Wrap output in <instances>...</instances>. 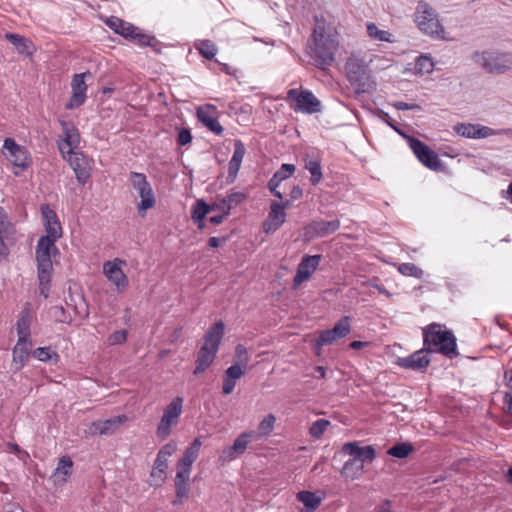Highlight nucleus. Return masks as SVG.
Instances as JSON below:
<instances>
[{"label": "nucleus", "mask_w": 512, "mask_h": 512, "mask_svg": "<svg viewBox=\"0 0 512 512\" xmlns=\"http://www.w3.org/2000/svg\"><path fill=\"white\" fill-rule=\"evenodd\" d=\"M41 213L44 221L45 235H42L37 241L35 260L40 294L44 298H48L54 270L51 258L59 253L56 242L62 237L63 230L56 212L48 205H42Z\"/></svg>", "instance_id": "1"}, {"label": "nucleus", "mask_w": 512, "mask_h": 512, "mask_svg": "<svg viewBox=\"0 0 512 512\" xmlns=\"http://www.w3.org/2000/svg\"><path fill=\"white\" fill-rule=\"evenodd\" d=\"M340 47L339 33L337 29L324 19L315 18V27L307 42V55L312 64L327 71L334 64Z\"/></svg>", "instance_id": "2"}, {"label": "nucleus", "mask_w": 512, "mask_h": 512, "mask_svg": "<svg viewBox=\"0 0 512 512\" xmlns=\"http://www.w3.org/2000/svg\"><path fill=\"white\" fill-rule=\"evenodd\" d=\"M423 345L430 352L440 353L450 359L459 355L454 334L449 330H443L437 323H431L423 329Z\"/></svg>", "instance_id": "3"}, {"label": "nucleus", "mask_w": 512, "mask_h": 512, "mask_svg": "<svg viewBox=\"0 0 512 512\" xmlns=\"http://www.w3.org/2000/svg\"><path fill=\"white\" fill-rule=\"evenodd\" d=\"M225 325L222 321L216 322L206 332L203 338V345L200 347L196 366L193 371L194 375H199L206 371L210 365L214 362L216 354L219 350L221 340L224 336Z\"/></svg>", "instance_id": "4"}, {"label": "nucleus", "mask_w": 512, "mask_h": 512, "mask_svg": "<svg viewBox=\"0 0 512 512\" xmlns=\"http://www.w3.org/2000/svg\"><path fill=\"white\" fill-rule=\"evenodd\" d=\"M201 445L200 439L195 438L177 462L176 476L174 479L177 498L189 497L192 465L198 458Z\"/></svg>", "instance_id": "5"}, {"label": "nucleus", "mask_w": 512, "mask_h": 512, "mask_svg": "<svg viewBox=\"0 0 512 512\" xmlns=\"http://www.w3.org/2000/svg\"><path fill=\"white\" fill-rule=\"evenodd\" d=\"M471 59L488 74L501 75L512 70V54L494 49L473 52Z\"/></svg>", "instance_id": "6"}, {"label": "nucleus", "mask_w": 512, "mask_h": 512, "mask_svg": "<svg viewBox=\"0 0 512 512\" xmlns=\"http://www.w3.org/2000/svg\"><path fill=\"white\" fill-rule=\"evenodd\" d=\"M418 29L433 40L449 41L437 11L428 3L418 1Z\"/></svg>", "instance_id": "7"}, {"label": "nucleus", "mask_w": 512, "mask_h": 512, "mask_svg": "<svg viewBox=\"0 0 512 512\" xmlns=\"http://www.w3.org/2000/svg\"><path fill=\"white\" fill-rule=\"evenodd\" d=\"M129 182L141 199L137 205V210L139 215L144 217L146 211L153 208L156 204L153 188L148 182L146 175L143 173L130 172Z\"/></svg>", "instance_id": "8"}, {"label": "nucleus", "mask_w": 512, "mask_h": 512, "mask_svg": "<svg viewBox=\"0 0 512 512\" xmlns=\"http://www.w3.org/2000/svg\"><path fill=\"white\" fill-rule=\"evenodd\" d=\"M287 99L295 102V106L291 108L296 112L314 114L321 111V101L310 90L290 89L287 92Z\"/></svg>", "instance_id": "9"}, {"label": "nucleus", "mask_w": 512, "mask_h": 512, "mask_svg": "<svg viewBox=\"0 0 512 512\" xmlns=\"http://www.w3.org/2000/svg\"><path fill=\"white\" fill-rule=\"evenodd\" d=\"M183 398L175 397L164 409L163 415L157 427V436L165 440L171 434L172 426L177 424L182 413Z\"/></svg>", "instance_id": "10"}, {"label": "nucleus", "mask_w": 512, "mask_h": 512, "mask_svg": "<svg viewBox=\"0 0 512 512\" xmlns=\"http://www.w3.org/2000/svg\"><path fill=\"white\" fill-rule=\"evenodd\" d=\"M454 132L467 139H485L491 136H500V129H493L489 126L469 122L457 123L453 127Z\"/></svg>", "instance_id": "11"}, {"label": "nucleus", "mask_w": 512, "mask_h": 512, "mask_svg": "<svg viewBox=\"0 0 512 512\" xmlns=\"http://www.w3.org/2000/svg\"><path fill=\"white\" fill-rule=\"evenodd\" d=\"M348 81L352 86H364L369 79L368 66L363 59L354 55L348 57L345 63Z\"/></svg>", "instance_id": "12"}, {"label": "nucleus", "mask_w": 512, "mask_h": 512, "mask_svg": "<svg viewBox=\"0 0 512 512\" xmlns=\"http://www.w3.org/2000/svg\"><path fill=\"white\" fill-rule=\"evenodd\" d=\"M350 331V317L343 316L335 323L333 328L320 332L318 338L316 339V346L322 347L324 345H330L335 341L346 337Z\"/></svg>", "instance_id": "13"}, {"label": "nucleus", "mask_w": 512, "mask_h": 512, "mask_svg": "<svg viewBox=\"0 0 512 512\" xmlns=\"http://www.w3.org/2000/svg\"><path fill=\"white\" fill-rule=\"evenodd\" d=\"M123 265H125V261L119 258L106 261L103 264L104 275L113 285L116 286L119 292L124 291L128 287L129 283L126 274L122 270Z\"/></svg>", "instance_id": "14"}, {"label": "nucleus", "mask_w": 512, "mask_h": 512, "mask_svg": "<svg viewBox=\"0 0 512 512\" xmlns=\"http://www.w3.org/2000/svg\"><path fill=\"white\" fill-rule=\"evenodd\" d=\"M90 76V72H83L79 74H74L71 81V97L66 104V109L72 110L80 107L84 104L87 98V84L85 83V78Z\"/></svg>", "instance_id": "15"}, {"label": "nucleus", "mask_w": 512, "mask_h": 512, "mask_svg": "<svg viewBox=\"0 0 512 512\" xmlns=\"http://www.w3.org/2000/svg\"><path fill=\"white\" fill-rule=\"evenodd\" d=\"M5 157L15 166L25 169L29 166L30 157L27 150L16 143L13 138H6L3 144Z\"/></svg>", "instance_id": "16"}, {"label": "nucleus", "mask_w": 512, "mask_h": 512, "mask_svg": "<svg viewBox=\"0 0 512 512\" xmlns=\"http://www.w3.org/2000/svg\"><path fill=\"white\" fill-rule=\"evenodd\" d=\"M291 205V201L285 200L283 202L272 201L270 204V211L268 218L264 223L265 232H274L286 221L285 209Z\"/></svg>", "instance_id": "17"}, {"label": "nucleus", "mask_w": 512, "mask_h": 512, "mask_svg": "<svg viewBox=\"0 0 512 512\" xmlns=\"http://www.w3.org/2000/svg\"><path fill=\"white\" fill-rule=\"evenodd\" d=\"M321 261V255H305L298 264L296 274L293 278V288L299 287L308 280L315 272Z\"/></svg>", "instance_id": "18"}, {"label": "nucleus", "mask_w": 512, "mask_h": 512, "mask_svg": "<svg viewBox=\"0 0 512 512\" xmlns=\"http://www.w3.org/2000/svg\"><path fill=\"white\" fill-rule=\"evenodd\" d=\"M69 162L71 168L73 169L76 179L80 184H85L90 178V166L87 158L83 153L80 152H67L66 157Z\"/></svg>", "instance_id": "19"}, {"label": "nucleus", "mask_w": 512, "mask_h": 512, "mask_svg": "<svg viewBox=\"0 0 512 512\" xmlns=\"http://www.w3.org/2000/svg\"><path fill=\"white\" fill-rule=\"evenodd\" d=\"M342 452L345 455H349L352 459L360 461L364 466V463L372 462L376 457V450L373 446H360L359 442L352 441L347 442L342 446Z\"/></svg>", "instance_id": "20"}, {"label": "nucleus", "mask_w": 512, "mask_h": 512, "mask_svg": "<svg viewBox=\"0 0 512 512\" xmlns=\"http://www.w3.org/2000/svg\"><path fill=\"white\" fill-rule=\"evenodd\" d=\"M340 228V221L319 219L313 220L305 227L306 235L310 238H322L335 233Z\"/></svg>", "instance_id": "21"}, {"label": "nucleus", "mask_w": 512, "mask_h": 512, "mask_svg": "<svg viewBox=\"0 0 512 512\" xmlns=\"http://www.w3.org/2000/svg\"><path fill=\"white\" fill-rule=\"evenodd\" d=\"M34 320V313L30 303H26L18 315L16 322L17 336L20 341H31V325Z\"/></svg>", "instance_id": "22"}, {"label": "nucleus", "mask_w": 512, "mask_h": 512, "mask_svg": "<svg viewBox=\"0 0 512 512\" xmlns=\"http://www.w3.org/2000/svg\"><path fill=\"white\" fill-rule=\"evenodd\" d=\"M216 107L206 104L197 109V117L199 121L216 135L223 133V127L216 117Z\"/></svg>", "instance_id": "23"}, {"label": "nucleus", "mask_w": 512, "mask_h": 512, "mask_svg": "<svg viewBox=\"0 0 512 512\" xmlns=\"http://www.w3.org/2000/svg\"><path fill=\"white\" fill-rule=\"evenodd\" d=\"M418 161L430 170L439 172L444 169V165L439 155L430 149L426 144L418 140Z\"/></svg>", "instance_id": "24"}, {"label": "nucleus", "mask_w": 512, "mask_h": 512, "mask_svg": "<svg viewBox=\"0 0 512 512\" xmlns=\"http://www.w3.org/2000/svg\"><path fill=\"white\" fill-rule=\"evenodd\" d=\"M253 437L252 432H244L241 433L234 441L233 445L224 449L221 454V459L223 461H232L236 458L237 455L243 454L248 444L251 442Z\"/></svg>", "instance_id": "25"}, {"label": "nucleus", "mask_w": 512, "mask_h": 512, "mask_svg": "<svg viewBox=\"0 0 512 512\" xmlns=\"http://www.w3.org/2000/svg\"><path fill=\"white\" fill-rule=\"evenodd\" d=\"M63 132H64V141L63 143L59 144V150L63 154L64 157H66L67 152L74 151L73 149L76 148L80 143V135L77 130V128L65 121L61 123Z\"/></svg>", "instance_id": "26"}, {"label": "nucleus", "mask_w": 512, "mask_h": 512, "mask_svg": "<svg viewBox=\"0 0 512 512\" xmlns=\"http://www.w3.org/2000/svg\"><path fill=\"white\" fill-rule=\"evenodd\" d=\"M31 345V341L17 339V343L12 350V369L15 372L20 371L25 366L30 355Z\"/></svg>", "instance_id": "27"}, {"label": "nucleus", "mask_w": 512, "mask_h": 512, "mask_svg": "<svg viewBox=\"0 0 512 512\" xmlns=\"http://www.w3.org/2000/svg\"><path fill=\"white\" fill-rule=\"evenodd\" d=\"M127 421L126 415H118L106 420L93 422V427L100 435H109L116 431L122 424Z\"/></svg>", "instance_id": "28"}, {"label": "nucleus", "mask_w": 512, "mask_h": 512, "mask_svg": "<svg viewBox=\"0 0 512 512\" xmlns=\"http://www.w3.org/2000/svg\"><path fill=\"white\" fill-rule=\"evenodd\" d=\"M5 38L13 44L17 52L21 55L32 56L35 52V46L31 40L15 33H6Z\"/></svg>", "instance_id": "29"}, {"label": "nucleus", "mask_w": 512, "mask_h": 512, "mask_svg": "<svg viewBox=\"0 0 512 512\" xmlns=\"http://www.w3.org/2000/svg\"><path fill=\"white\" fill-rule=\"evenodd\" d=\"M73 461L69 456H62L59 458L57 467L54 471L55 482L65 483L72 474Z\"/></svg>", "instance_id": "30"}, {"label": "nucleus", "mask_w": 512, "mask_h": 512, "mask_svg": "<svg viewBox=\"0 0 512 512\" xmlns=\"http://www.w3.org/2000/svg\"><path fill=\"white\" fill-rule=\"evenodd\" d=\"M105 23L111 30L125 39L127 36H130V32L135 30V25L126 22L116 16H110L106 19Z\"/></svg>", "instance_id": "31"}, {"label": "nucleus", "mask_w": 512, "mask_h": 512, "mask_svg": "<svg viewBox=\"0 0 512 512\" xmlns=\"http://www.w3.org/2000/svg\"><path fill=\"white\" fill-rule=\"evenodd\" d=\"M127 40L141 47H155L158 41L155 36L144 33L139 27L135 26V30L129 33Z\"/></svg>", "instance_id": "32"}, {"label": "nucleus", "mask_w": 512, "mask_h": 512, "mask_svg": "<svg viewBox=\"0 0 512 512\" xmlns=\"http://www.w3.org/2000/svg\"><path fill=\"white\" fill-rule=\"evenodd\" d=\"M363 470L362 463L351 458L344 463L340 473L347 480H356L361 477Z\"/></svg>", "instance_id": "33"}, {"label": "nucleus", "mask_w": 512, "mask_h": 512, "mask_svg": "<svg viewBox=\"0 0 512 512\" xmlns=\"http://www.w3.org/2000/svg\"><path fill=\"white\" fill-rule=\"evenodd\" d=\"M297 500L301 502L307 512H314L321 505L322 498L317 496L314 492L311 491H300L297 494Z\"/></svg>", "instance_id": "34"}, {"label": "nucleus", "mask_w": 512, "mask_h": 512, "mask_svg": "<svg viewBox=\"0 0 512 512\" xmlns=\"http://www.w3.org/2000/svg\"><path fill=\"white\" fill-rule=\"evenodd\" d=\"M213 210V207L206 204L203 200H197L192 210V219L198 225L199 229L204 228V218Z\"/></svg>", "instance_id": "35"}, {"label": "nucleus", "mask_w": 512, "mask_h": 512, "mask_svg": "<svg viewBox=\"0 0 512 512\" xmlns=\"http://www.w3.org/2000/svg\"><path fill=\"white\" fill-rule=\"evenodd\" d=\"M414 451V445L411 443H397L387 450V454L398 458L404 459Z\"/></svg>", "instance_id": "36"}, {"label": "nucleus", "mask_w": 512, "mask_h": 512, "mask_svg": "<svg viewBox=\"0 0 512 512\" xmlns=\"http://www.w3.org/2000/svg\"><path fill=\"white\" fill-rule=\"evenodd\" d=\"M305 169H307L311 174V178H310L311 184L312 185L319 184V182L321 181L322 176H323L320 161H318L316 159L306 160L305 161Z\"/></svg>", "instance_id": "37"}, {"label": "nucleus", "mask_w": 512, "mask_h": 512, "mask_svg": "<svg viewBox=\"0 0 512 512\" xmlns=\"http://www.w3.org/2000/svg\"><path fill=\"white\" fill-rule=\"evenodd\" d=\"M195 48L199 51L201 56L208 60L213 59L217 53L216 45L210 40L198 41L195 43Z\"/></svg>", "instance_id": "38"}, {"label": "nucleus", "mask_w": 512, "mask_h": 512, "mask_svg": "<svg viewBox=\"0 0 512 512\" xmlns=\"http://www.w3.org/2000/svg\"><path fill=\"white\" fill-rule=\"evenodd\" d=\"M0 233L14 238L16 233L15 225L10 220L5 209L0 206Z\"/></svg>", "instance_id": "39"}, {"label": "nucleus", "mask_w": 512, "mask_h": 512, "mask_svg": "<svg viewBox=\"0 0 512 512\" xmlns=\"http://www.w3.org/2000/svg\"><path fill=\"white\" fill-rule=\"evenodd\" d=\"M330 425V421L326 419H318L316 420L311 427L309 428V434L312 438L319 439L327 427Z\"/></svg>", "instance_id": "40"}, {"label": "nucleus", "mask_w": 512, "mask_h": 512, "mask_svg": "<svg viewBox=\"0 0 512 512\" xmlns=\"http://www.w3.org/2000/svg\"><path fill=\"white\" fill-rule=\"evenodd\" d=\"M435 63L427 55L421 54L418 56V75L429 74L434 70Z\"/></svg>", "instance_id": "41"}, {"label": "nucleus", "mask_w": 512, "mask_h": 512, "mask_svg": "<svg viewBox=\"0 0 512 512\" xmlns=\"http://www.w3.org/2000/svg\"><path fill=\"white\" fill-rule=\"evenodd\" d=\"M367 33L373 39L386 42L390 41L391 34L388 31L378 29L374 23L367 24Z\"/></svg>", "instance_id": "42"}, {"label": "nucleus", "mask_w": 512, "mask_h": 512, "mask_svg": "<svg viewBox=\"0 0 512 512\" xmlns=\"http://www.w3.org/2000/svg\"><path fill=\"white\" fill-rule=\"evenodd\" d=\"M276 417L273 414H268L258 425V432L261 436L269 435L274 428Z\"/></svg>", "instance_id": "43"}, {"label": "nucleus", "mask_w": 512, "mask_h": 512, "mask_svg": "<svg viewBox=\"0 0 512 512\" xmlns=\"http://www.w3.org/2000/svg\"><path fill=\"white\" fill-rule=\"evenodd\" d=\"M296 170L294 164L284 163L280 166V168L273 174V177L279 180L280 182L290 178Z\"/></svg>", "instance_id": "44"}, {"label": "nucleus", "mask_w": 512, "mask_h": 512, "mask_svg": "<svg viewBox=\"0 0 512 512\" xmlns=\"http://www.w3.org/2000/svg\"><path fill=\"white\" fill-rule=\"evenodd\" d=\"M246 198V195L241 192H234L227 195L226 198L222 200L223 206L230 213V210L233 206L238 205Z\"/></svg>", "instance_id": "45"}, {"label": "nucleus", "mask_w": 512, "mask_h": 512, "mask_svg": "<svg viewBox=\"0 0 512 512\" xmlns=\"http://www.w3.org/2000/svg\"><path fill=\"white\" fill-rule=\"evenodd\" d=\"M167 467H168V458H166V457L163 458V456L158 453L157 457L155 459V462H154V468H153L151 475L152 476L158 475L159 477H162V475H165Z\"/></svg>", "instance_id": "46"}, {"label": "nucleus", "mask_w": 512, "mask_h": 512, "mask_svg": "<svg viewBox=\"0 0 512 512\" xmlns=\"http://www.w3.org/2000/svg\"><path fill=\"white\" fill-rule=\"evenodd\" d=\"M234 361L235 365H240L244 368H246L248 365L249 357L247 354V349L242 344H238L236 346Z\"/></svg>", "instance_id": "47"}, {"label": "nucleus", "mask_w": 512, "mask_h": 512, "mask_svg": "<svg viewBox=\"0 0 512 512\" xmlns=\"http://www.w3.org/2000/svg\"><path fill=\"white\" fill-rule=\"evenodd\" d=\"M53 355L58 357L56 353L51 352L49 347H39L33 351V357L43 362L50 361Z\"/></svg>", "instance_id": "48"}, {"label": "nucleus", "mask_w": 512, "mask_h": 512, "mask_svg": "<svg viewBox=\"0 0 512 512\" xmlns=\"http://www.w3.org/2000/svg\"><path fill=\"white\" fill-rule=\"evenodd\" d=\"M245 153L246 148L244 143L237 139L234 141V152L230 160L242 163Z\"/></svg>", "instance_id": "49"}, {"label": "nucleus", "mask_w": 512, "mask_h": 512, "mask_svg": "<svg viewBox=\"0 0 512 512\" xmlns=\"http://www.w3.org/2000/svg\"><path fill=\"white\" fill-rule=\"evenodd\" d=\"M107 340L110 345L123 344L127 340V331L124 329L115 331L111 335H109Z\"/></svg>", "instance_id": "50"}, {"label": "nucleus", "mask_w": 512, "mask_h": 512, "mask_svg": "<svg viewBox=\"0 0 512 512\" xmlns=\"http://www.w3.org/2000/svg\"><path fill=\"white\" fill-rule=\"evenodd\" d=\"M53 316L55 317L57 322L60 323H71V317L67 314L65 308L63 306H54L52 308Z\"/></svg>", "instance_id": "51"}, {"label": "nucleus", "mask_w": 512, "mask_h": 512, "mask_svg": "<svg viewBox=\"0 0 512 512\" xmlns=\"http://www.w3.org/2000/svg\"><path fill=\"white\" fill-rule=\"evenodd\" d=\"M243 368L240 365H231L225 370L224 376L236 382L244 374Z\"/></svg>", "instance_id": "52"}, {"label": "nucleus", "mask_w": 512, "mask_h": 512, "mask_svg": "<svg viewBox=\"0 0 512 512\" xmlns=\"http://www.w3.org/2000/svg\"><path fill=\"white\" fill-rule=\"evenodd\" d=\"M390 127H392L399 135L405 138L409 144L414 155H416V137L414 135H408L404 130L398 128L397 126L389 123Z\"/></svg>", "instance_id": "53"}, {"label": "nucleus", "mask_w": 512, "mask_h": 512, "mask_svg": "<svg viewBox=\"0 0 512 512\" xmlns=\"http://www.w3.org/2000/svg\"><path fill=\"white\" fill-rule=\"evenodd\" d=\"M431 352L426 347L418 350V370L426 368L430 363L429 354Z\"/></svg>", "instance_id": "54"}, {"label": "nucleus", "mask_w": 512, "mask_h": 512, "mask_svg": "<svg viewBox=\"0 0 512 512\" xmlns=\"http://www.w3.org/2000/svg\"><path fill=\"white\" fill-rule=\"evenodd\" d=\"M241 163L230 160L228 163V182L233 183L240 170Z\"/></svg>", "instance_id": "55"}, {"label": "nucleus", "mask_w": 512, "mask_h": 512, "mask_svg": "<svg viewBox=\"0 0 512 512\" xmlns=\"http://www.w3.org/2000/svg\"><path fill=\"white\" fill-rule=\"evenodd\" d=\"M191 141H192L191 131L189 129L182 128L178 134V138H177L178 144L181 146H185V145L191 143Z\"/></svg>", "instance_id": "56"}, {"label": "nucleus", "mask_w": 512, "mask_h": 512, "mask_svg": "<svg viewBox=\"0 0 512 512\" xmlns=\"http://www.w3.org/2000/svg\"><path fill=\"white\" fill-rule=\"evenodd\" d=\"M280 184L281 182L272 176L268 181L267 187L275 197H277L278 199H283L282 193L278 190Z\"/></svg>", "instance_id": "57"}, {"label": "nucleus", "mask_w": 512, "mask_h": 512, "mask_svg": "<svg viewBox=\"0 0 512 512\" xmlns=\"http://www.w3.org/2000/svg\"><path fill=\"white\" fill-rule=\"evenodd\" d=\"M398 364L404 368H416V352L410 354L408 357L399 358Z\"/></svg>", "instance_id": "58"}, {"label": "nucleus", "mask_w": 512, "mask_h": 512, "mask_svg": "<svg viewBox=\"0 0 512 512\" xmlns=\"http://www.w3.org/2000/svg\"><path fill=\"white\" fill-rule=\"evenodd\" d=\"M177 449V444L174 441H171L165 444L160 450L159 454L166 458H169Z\"/></svg>", "instance_id": "59"}, {"label": "nucleus", "mask_w": 512, "mask_h": 512, "mask_svg": "<svg viewBox=\"0 0 512 512\" xmlns=\"http://www.w3.org/2000/svg\"><path fill=\"white\" fill-rule=\"evenodd\" d=\"M398 271L406 276H415L416 275V266L411 263H402L398 267Z\"/></svg>", "instance_id": "60"}, {"label": "nucleus", "mask_w": 512, "mask_h": 512, "mask_svg": "<svg viewBox=\"0 0 512 512\" xmlns=\"http://www.w3.org/2000/svg\"><path fill=\"white\" fill-rule=\"evenodd\" d=\"M9 239H13V238L8 235H4V234L0 233V258H6L9 255L10 251H9L8 246L5 243V241L9 240Z\"/></svg>", "instance_id": "61"}, {"label": "nucleus", "mask_w": 512, "mask_h": 512, "mask_svg": "<svg viewBox=\"0 0 512 512\" xmlns=\"http://www.w3.org/2000/svg\"><path fill=\"white\" fill-rule=\"evenodd\" d=\"M236 382L234 380H231L227 377H223V386H222V393L225 395H229L233 392L235 389Z\"/></svg>", "instance_id": "62"}, {"label": "nucleus", "mask_w": 512, "mask_h": 512, "mask_svg": "<svg viewBox=\"0 0 512 512\" xmlns=\"http://www.w3.org/2000/svg\"><path fill=\"white\" fill-rule=\"evenodd\" d=\"M392 503L386 499L381 504L375 507L373 512H391Z\"/></svg>", "instance_id": "63"}, {"label": "nucleus", "mask_w": 512, "mask_h": 512, "mask_svg": "<svg viewBox=\"0 0 512 512\" xmlns=\"http://www.w3.org/2000/svg\"><path fill=\"white\" fill-rule=\"evenodd\" d=\"M302 194H303V191L301 189L300 186L296 185V186H293L291 191H290V200L291 203L295 200H298L299 198L302 197Z\"/></svg>", "instance_id": "64"}]
</instances>
